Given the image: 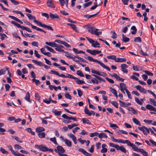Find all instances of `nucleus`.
<instances>
[{"mask_svg": "<svg viewBox=\"0 0 156 156\" xmlns=\"http://www.w3.org/2000/svg\"><path fill=\"white\" fill-rule=\"evenodd\" d=\"M26 15L29 20H35V19H36L35 17L34 16H32L31 14H29V13H27L26 14Z\"/></svg>", "mask_w": 156, "mask_h": 156, "instance_id": "36", "label": "nucleus"}, {"mask_svg": "<svg viewBox=\"0 0 156 156\" xmlns=\"http://www.w3.org/2000/svg\"><path fill=\"white\" fill-rule=\"evenodd\" d=\"M99 12H97L96 13L94 14H93V15H89L88 14H87V15H84L83 16V17L84 18H86L87 19H90L91 17H93L94 16L98 15L99 14Z\"/></svg>", "mask_w": 156, "mask_h": 156, "instance_id": "19", "label": "nucleus"}, {"mask_svg": "<svg viewBox=\"0 0 156 156\" xmlns=\"http://www.w3.org/2000/svg\"><path fill=\"white\" fill-rule=\"evenodd\" d=\"M92 3V2L90 1L87 3H84L83 4V6L84 8L90 5H91Z\"/></svg>", "mask_w": 156, "mask_h": 156, "instance_id": "61", "label": "nucleus"}, {"mask_svg": "<svg viewBox=\"0 0 156 156\" xmlns=\"http://www.w3.org/2000/svg\"><path fill=\"white\" fill-rule=\"evenodd\" d=\"M8 148L10 150L12 153L14 155L17 152L16 151H15L12 149V147L11 145H8L7 146Z\"/></svg>", "mask_w": 156, "mask_h": 156, "instance_id": "29", "label": "nucleus"}, {"mask_svg": "<svg viewBox=\"0 0 156 156\" xmlns=\"http://www.w3.org/2000/svg\"><path fill=\"white\" fill-rule=\"evenodd\" d=\"M98 134V132H95L94 133H90V136L92 137L94 136H97Z\"/></svg>", "mask_w": 156, "mask_h": 156, "instance_id": "50", "label": "nucleus"}, {"mask_svg": "<svg viewBox=\"0 0 156 156\" xmlns=\"http://www.w3.org/2000/svg\"><path fill=\"white\" fill-rule=\"evenodd\" d=\"M140 152L142 153L143 155L144 156H148L147 153L144 151L143 149L141 150V151H140Z\"/></svg>", "mask_w": 156, "mask_h": 156, "instance_id": "49", "label": "nucleus"}, {"mask_svg": "<svg viewBox=\"0 0 156 156\" xmlns=\"http://www.w3.org/2000/svg\"><path fill=\"white\" fill-rule=\"evenodd\" d=\"M14 147L16 149H21L22 148V147L19 145L16 144L14 145Z\"/></svg>", "mask_w": 156, "mask_h": 156, "instance_id": "59", "label": "nucleus"}, {"mask_svg": "<svg viewBox=\"0 0 156 156\" xmlns=\"http://www.w3.org/2000/svg\"><path fill=\"white\" fill-rule=\"evenodd\" d=\"M119 102L120 103V106L123 107H127L128 106L130 105H131V104L130 103L124 102L120 100L119 101Z\"/></svg>", "mask_w": 156, "mask_h": 156, "instance_id": "16", "label": "nucleus"}, {"mask_svg": "<svg viewBox=\"0 0 156 156\" xmlns=\"http://www.w3.org/2000/svg\"><path fill=\"white\" fill-rule=\"evenodd\" d=\"M67 135L69 137L71 138L72 139V140H73V139L74 140V139L76 137L72 133H68L67 134Z\"/></svg>", "mask_w": 156, "mask_h": 156, "instance_id": "47", "label": "nucleus"}, {"mask_svg": "<svg viewBox=\"0 0 156 156\" xmlns=\"http://www.w3.org/2000/svg\"><path fill=\"white\" fill-rule=\"evenodd\" d=\"M26 130L28 132L30 133L32 135H35V133L32 131V129L30 128H27L26 129Z\"/></svg>", "mask_w": 156, "mask_h": 156, "instance_id": "52", "label": "nucleus"}, {"mask_svg": "<svg viewBox=\"0 0 156 156\" xmlns=\"http://www.w3.org/2000/svg\"><path fill=\"white\" fill-rule=\"evenodd\" d=\"M0 151L2 153L4 154H9V152L8 151H6L2 147L0 148Z\"/></svg>", "mask_w": 156, "mask_h": 156, "instance_id": "44", "label": "nucleus"}, {"mask_svg": "<svg viewBox=\"0 0 156 156\" xmlns=\"http://www.w3.org/2000/svg\"><path fill=\"white\" fill-rule=\"evenodd\" d=\"M87 58L91 62H93L98 63L104 68L106 69L109 71H110V69L108 67L106 66L103 63L101 62L99 60L97 59H94L92 57L90 56H88Z\"/></svg>", "mask_w": 156, "mask_h": 156, "instance_id": "1", "label": "nucleus"}, {"mask_svg": "<svg viewBox=\"0 0 156 156\" xmlns=\"http://www.w3.org/2000/svg\"><path fill=\"white\" fill-rule=\"evenodd\" d=\"M135 101L136 102L137 104H139L140 105H142V104H143L142 102H141L137 98L135 97Z\"/></svg>", "mask_w": 156, "mask_h": 156, "instance_id": "53", "label": "nucleus"}, {"mask_svg": "<svg viewBox=\"0 0 156 156\" xmlns=\"http://www.w3.org/2000/svg\"><path fill=\"white\" fill-rule=\"evenodd\" d=\"M30 94L29 92H27L26 94V95L25 97V100L29 102L30 103H31V101L30 100Z\"/></svg>", "mask_w": 156, "mask_h": 156, "instance_id": "22", "label": "nucleus"}, {"mask_svg": "<svg viewBox=\"0 0 156 156\" xmlns=\"http://www.w3.org/2000/svg\"><path fill=\"white\" fill-rule=\"evenodd\" d=\"M50 140L55 144L56 145H58V144L56 142V139L55 137H54L53 138H50Z\"/></svg>", "mask_w": 156, "mask_h": 156, "instance_id": "46", "label": "nucleus"}, {"mask_svg": "<svg viewBox=\"0 0 156 156\" xmlns=\"http://www.w3.org/2000/svg\"><path fill=\"white\" fill-rule=\"evenodd\" d=\"M135 87L137 90H139L141 92H143L144 94H146L147 93V91L146 90L142 87L139 85L136 86Z\"/></svg>", "mask_w": 156, "mask_h": 156, "instance_id": "12", "label": "nucleus"}, {"mask_svg": "<svg viewBox=\"0 0 156 156\" xmlns=\"http://www.w3.org/2000/svg\"><path fill=\"white\" fill-rule=\"evenodd\" d=\"M79 151L87 156H92L91 154L87 152L84 149L81 148L79 149Z\"/></svg>", "mask_w": 156, "mask_h": 156, "instance_id": "15", "label": "nucleus"}, {"mask_svg": "<svg viewBox=\"0 0 156 156\" xmlns=\"http://www.w3.org/2000/svg\"><path fill=\"white\" fill-rule=\"evenodd\" d=\"M121 67L122 71L124 73H127L128 72V70L126 69L128 67L127 65L125 64H122L121 65Z\"/></svg>", "mask_w": 156, "mask_h": 156, "instance_id": "13", "label": "nucleus"}, {"mask_svg": "<svg viewBox=\"0 0 156 156\" xmlns=\"http://www.w3.org/2000/svg\"><path fill=\"white\" fill-rule=\"evenodd\" d=\"M133 150L137 152H140L142 148H138L136 145L133 144L131 147Z\"/></svg>", "mask_w": 156, "mask_h": 156, "instance_id": "23", "label": "nucleus"}, {"mask_svg": "<svg viewBox=\"0 0 156 156\" xmlns=\"http://www.w3.org/2000/svg\"><path fill=\"white\" fill-rule=\"evenodd\" d=\"M82 121H83V124H87L88 125H91V124L89 120L86 118H83L82 119Z\"/></svg>", "mask_w": 156, "mask_h": 156, "instance_id": "30", "label": "nucleus"}, {"mask_svg": "<svg viewBox=\"0 0 156 156\" xmlns=\"http://www.w3.org/2000/svg\"><path fill=\"white\" fill-rule=\"evenodd\" d=\"M64 141L65 144L68 146L70 147L72 146V143L70 141L67 139H65Z\"/></svg>", "mask_w": 156, "mask_h": 156, "instance_id": "27", "label": "nucleus"}, {"mask_svg": "<svg viewBox=\"0 0 156 156\" xmlns=\"http://www.w3.org/2000/svg\"><path fill=\"white\" fill-rule=\"evenodd\" d=\"M24 23H25L26 24H27V25L31 26L32 28L36 30L37 31L43 32L45 33H46V32L44 30L32 25L30 22H29L27 21H24Z\"/></svg>", "mask_w": 156, "mask_h": 156, "instance_id": "5", "label": "nucleus"}, {"mask_svg": "<svg viewBox=\"0 0 156 156\" xmlns=\"http://www.w3.org/2000/svg\"><path fill=\"white\" fill-rule=\"evenodd\" d=\"M86 51L93 55H95L96 54H98L101 52V51L96 50H91L88 49L86 50Z\"/></svg>", "mask_w": 156, "mask_h": 156, "instance_id": "9", "label": "nucleus"}, {"mask_svg": "<svg viewBox=\"0 0 156 156\" xmlns=\"http://www.w3.org/2000/svg\"><path fill=\"white\" fill-rule=\"evenodd\" d=\"M98 137L100 138H107V136L106 134L104 133H101L98 134Z\"/></svg>", "mask_w": 156, "mask_h": 156, "instance_id": "25", "label": "nucleus"}, {"mask_svg": "<svg viewBox=\"0 0 156 156\" xmlns=\"http://www.w3.org/2000/svg\"><path fill=\"white\" fill-rule=\"evenodd\" d=\"M55 47H56L55 48V49L56 51L61 52H63L64 51V50L62 49V48H63L64 47L62 45L58 44H56V45H55Z\"/></svg>", "mask_w": 156, "mask_h": 156, "instance_id": "10", "label": "nucleus"}, {"mask_svg": "<svg viewBox=\"0 0 156 156\" xmlns=\"http://www.w3.org/2000/svg\"><path fill=\"white\" fill-rule=\"evenodd\" d=\"M98 30V29L94 27H91L89 28L88 31L90 33L92 34H95V32Z\"/></svg>", "mask_w": 156, "mask_h": 156, "instance_id": "14", "label": "nucleus"}, {"mask_svg": "<svg viewBox=\"0 0 156 156\" xmlns=\"http://www.w3.org/2000/svg\"><path fill=\"white\" fill-rule=\"evenodd\" d=\"M55 151L56 153H58V155H60V154H62V153L65 152V150L62 146H58L57 147V149H55Z\"/></svg>", "mask_w": 156, "mask_h": 156, "instance_id": "6", "label": "nucleus"}, {"mask_svg": "<svg viewBox=\"0 0 156 156\" xmlns=\"http://www.w3.org/2000/svg\"><path fill=\"white\" fill-rule=\"evenodd\" d=\"M11 23L16 26L18 28H20L21 26L20 24H18V23H16V22L14 21H12L11 22Z\"/></svg>", "mask_w": 156, "mask_h": 156, "instance_id": "45", "label": "nucleus"}, {"mask_svg": "<svg viewBox=\"0 0 156 156\" xmlns=\"http://www.w3.org/2000/svg\"><path fill=\"white\" fill-rule=\"evenodd\" d=\"M76 74L78 75L81 77H83L84 76V75L82 73V71L80 70H77L76 72Z\"/></svg>", "mask_w": 156, "mask_h": 156, "instance_id": "51", "label": "nucleus"}, {"mask_svg": "<svg viewBox=\"0 0 156 156\" xmlns=\"http://www.w3.org/2000/svg\"><path fill=\"white\" fill-rule=\"evenodd\" d=\"M131 29L133 30V31L131 32V34H135L136 32L137 29L134 26H132L131 27Z\"/></svg>", "mask_w": 156, "mask_h": 156, "instance_id": "37", "label": "nucleus"}, {"mask_svg": "<svg viewBox=\"0 0 156 156\" xmlns=\"http://www.w3.org/2000/svg\"><path fill=\"white\" fill-rule=\"evenodd\" d=\"M86 38L90 42V43L91 44V45L92 47L94 48H99L100 47V44L97 41H95L94 40L89 38L87 37H86Z\"/></svg>", "mask_w": 156, "mask_h": 156, "instance_id": "3", "label": "nucleus"}, {"mask_svg": "<svg viewBox=\"0 0 156 156\" xmlns=\"http://www.w3.org/2000/svg\"><path fill=\"white\" fill-rule=\"evenodd\" d=\"M78 57H80L79 56H77L74 55V57H73V58H72L73 61L75 62H77L79 64L80 62L79 60Z\"/></svg>", "mask_w": 156, "mask_h": 156, "instance_id": "40", "label": "nucleus"}, {"mask_svg": "<svg viewBox=\"0 0 156 156\" xmlns=\"http://www.w3.org/2000/svg\"><path fill=\"white\" fill-rule=\"evenodd\" d=\"M63 52H64L66 53L65 55L66 57H67L71 59L73 58V57H74V55H72L71 54H70L68 51H64Z\"/></svg>", "mask_w": 156, "mask_h": 156, "instance_id": "18", "label": "nucleus"}, {"mask_svg": "<svg viewBox=\"0 0 156 156\" xmlns=\"http://www.w3.org/2000/svg\"><path fill=\"white\" fill-rule=\"evenodd\" d=\"M154 107L152 105L148 104L146 106V108L151 111H152Z\"/></svg>", "mask_w": 156, "mask_h": 156, "instance_id": "54", "label": "nucleus"}, {"mask_svg": "<svg viewBox=\"0 0 156 156\" xmlns=\"http://www.w3.org/2000/svg\"><path fill=\"white\" fill-rule=\"evenodd\" d=\"M126 92L127 94L128 98L129 99H132V98L131 96V95L129 91L127 89H126Z\"/></svg>", "mask_w": 156, "mask_h": 156, "instance_id": "60", "label": "nucleus"}, {"mask_svg": "<svg viewBox=\"0 0 156 156\" xmlns=\"http://www.w3.org/2000/svg\"><path fill=\"white\" fill-rule=\"evenodd\" d=\"M39 137L41 138H44L45 137V134L44 132L39 133L37 134Z\"/></svg>", "mask_w": 156, "mask_h": 156, "instance_id": "42", "label": "nucleus"}, {"mask_svg": "<svg viewBox=\"0 0 156 156\" xmlns=\"http://www.w3.org/2000/svg\"><path fill=\"white\" fill-rule=\"evenodd\" d=\"M78 126L75 123H74V124H72L71 125H68L67 126V127H68V128L69 129H72V128H73V127H74L75 126Z\"/></svg>", "mask_w": 156, "mask_h": 156, "instance_id": "48", "label": "nucleus"}, {"mask_svg": "<svg viewBox=\"0 0 156 156\" xmlns=\"http://www.w3.org/2000/svg\"><path fill=\"white\" fill-rule=\"evenodd\" d=\"M138 129L140 131H142L144 134L147 135L149 133V129L144 126L141 127H138Z\"/></svg>", "mask_w": 156, "mask_h": 156, "instance_id": "7", "label": "nucleus"}, {"mask_svg": "<svg viewBox=\"0 0 156 156\" xmlns=\"http://www.w3.org/2000/svg\"><path fill=\"white\" fill-rule=\"evenodd\" d=\"M128 110L131 111L132 113L134 114H136L137 113V111L132 107H129L127 108Z\"/></svg>", "mask_w": 156, "mask_h": 156, "instance_id": "26", "label": "nucleus"}, {"mask_svg": "<svg viewBox=\"0 0 156 156\" xmlns=\"http://www.w3.org/2000/svg\"><path fill=\"white\" fill-rule=\"evenodd\" d=\"M119 85L120 87V90L123 92L124 94H125V92L124 91V90L126 91V86L125 84L123 83H120L119 84Z\"/></svg>", "mask_w": 156, "mask_h": 156, "instance_id": "11", "label": "nucleus"}, {"mask_svg": "<svg viewBox=\"0 0 156 156\" xmlns=\"http://www.w3.org/2000/svg\"><path fill=\"white\" fill-rule=\"evenodd\" d=\"M52 112L56 115H61L62 113V112L61 111H58L55 109H53Z\"/></svg>", "mask_w": 156, "mask_h": 156, "instance_id": "32", "label": "nucleus"}, {"mask_svg": "<svg viewBox=\"0 0 156 156\" xmlns=\"http://www.w3.org/2000/svg\"><path fill=\"white\" fill-rule=\"evenodd\" d=\"M6 70L4 69H2L0 70V76L4 75L6 73Z\"/></svg>", "mask_w": 156, "mask_h": 156, "instance_id": "63", "label": "nucleus"}, {"mask_svg": "<svg viewBox=\"0 0 156 156\" xmlns=\"http://www.w3.org/2000/svg\"><path fill=\"white\" fill-rule=\"evenodd\" d=\"M134 41L135 42H141V38L140 37H137L134 39Z\"/></svg>", "mask_w": 156, "mask_h": 156, "instance_id": "57", "label": "nucleus"}, {"mask_svg": "<svg viewBox=\"0 0 156 156\" xmlns=\"http://www.w3.org/2000/svg\"><path fill=\"white\" fill-rule=\"evenodd\" d=\"M107 57L108 59L114 60L115 62V61L116 60V57L115 55H108V56Z\"/></svg>", "mask_w": 156, "mask_h": 156, "instance_id": "34", "label": "nucleus"}, {"mask_svg": "<svg viewBox=\"0 0 156 156\" xmlns=\"http://www.w3.org/2000/svg\"><path fill=\"white\" fill-rule=\"evenodd\" d=\"M126 61V59L125 58H117L115 61L116 62H125Z\"/></svg>", "mask_w": 156, "mask_h": 156, "instance_id": "24", "label": "nucleus"}, {"mask_svg": "<svg viewBox=\"0 0 156 156\" xmlns=\"http://www.w3.org/2000/svg\"><path fill=\"white\" fill-rule=\"evenodd\" d=\"M110 91L114 95L116 98H117L118 96L117 95V92L116 90L112 87H110Z\"/></svg>", "mask_w": 156, "mask_h": 156, "instance_id": "21", "label": "nucleus"}, {"mask_svg": "<svg viewBox=\"0 0 156 156\" xmlns=\"http://www.w3.org/2000/svg\"><path fill=\"white\" fill-rule=\"evenodd\" d=\"M91 81L93 83H96V84H98L99 83L98 80L94 78H92L91 80Z\"/></svg>", "mask_w": 156, "mask_h": 156, "instance_id": "64", "label": "nucleus"}, {"mask_svg": "<svg viewBox=\"0 0 156 156\" xmlns=\"http://www.w3.org/2000/svg\"><path fill=\"white\" fill-rule=\"evenodd\" d=\"M34 21L38 25H39L41 27H44V28H47V29L53 31V28L50 26L46 25L44 24H42L41 22L38 20H34Z\"/></svg>", "mask_w": 156, "mask_h": 156, "instance_id": "4", "label": "nucleus"}, {"mask_svg": "<svg viewBox=\"0 0 156 156\" xmlns=\"http://www.w3.org/2000/svg\"><path fill=\"white\" fill-rule=\"evenodd\" d=\"M111 103L116 108H118V104L115 101H112L111 102Z\"/></svg>", "mask_w": 156, "mask_h": 156, "instance_id": "55", "label": "nucleus"}, {"mask_svg": "<svg viewBox=\"0 0 156 156\" xmlns=\"http://www.w3.org/2000/svg\"><path fill=\"white\" fill-rule=\"evenodd\" d=\"M33 82H34L37 85H38L39 84L40 81L37 80H36L35 79H33L32 80Z\"/></svg>", "mask_w": 156, "mask_h": 156, "instance_id": "58", "label": "nucleus"}, {"mask_svg": "<svg viewBox=\"0 0 156 156\" xmlns=\"http://www.w3.org/2000/svg\"><path fill=\"white\" fill-rule=\"evenodd\" d=\"M44 48H47V50L53 53H55V51L52 48H51L47 46H44Z\"/></svg>", "mask_w": 156, "mask_h": 156, "instance_id": "35", "label": "nucleus"}, {"mask_svg": "<svg viewBox=\"0 0 156 156\" xmlns=\"http://www.w3.org/2000/svg\"><path fill=\"white\" fill-rule=\"evenodd\" d=\"M35 147L37 149H40L41 151L44 152L49 151L51 152H53V150L51 149H50L45 146L44 145H39L37 144L35 145Z\"/></svg>", "mask_w": 156, "mask_h": 156, "instance_id": "2", "label": "nucleus"}, {"mask_svg": "<svg viewBox=\"0 0 156 156\" xmlns=\"http://www.w3.org/2000/svg\"><path fill=\"white\" fill-rule=\"evenodd\" d=\"M20 28L22 30H26L29 32L31 33L32 32L31 30L29 28L26 27L21 26Z\"/></svg>", "mask_w": 156, "mask_h": 156, "instance_id": "39", "label": "nucleus"}, {"mask_svg": "<svg viewBox=\"0 0 156 156\" xmlns=\"http://www.w3.org/2000/svg\"><path fill=\"white\" fill-rule=\"evenodd\" d=\"M47 4L48 6L52 8H54L55 7L53 3L51 0H48L47 1Z\"/></svg>", "mask_w": 156, "mask_h": 156, "instance_id": "28", "label": "nucleus"}, {"mask_svg": "<svg viewBox=\"0 0 156 156\" xmlns=\"http://www.w3.org/2000/svg\"><path fill=\"white\" fill-rule=\"evenodd\" d=\"M65 96L66 98L68 99L69 100H71L72 99V97L67 92H66L65 94Z\"/></svg>", "mask_w": 156, "mask_h": 156, "instance_id": "43", "label": "nucleus"}, {"mask_svg": "<svg viewBox=\"0 0 156 156\" xmlns=\"http://www.w3.org/2000/svg\"><path fill=\"white\" fill-rule=\"evenodd\" d=\"M75 80H76V83L78 84H82L85 83L84 81L80 80V79L78 78H77V79H75Z\"/></svg>", "mask_w": 156, "mask_h": 156, "instance_id": "38", "label": "nucleus"}, {"mask_svg": "<svg viewBox=\"0 0 156 156\" xmlns=\"http://www.w3.org/2000/svg\"><path fill=\"white\" fill-rule=\"evenodd\" d=\"M32 61L34 63L40 66H44V67L46 69H49L50 67L47 66L46 65H44L41 62H38L37 61V60H35L33 59L32 60Z\"/></svg>", "mask_w": 156, "mask_h": 156, "instance_id": "8", "label": "nucleus"}, {"mask_svg": "<svg viewBox=\"0 0 156 156\" xmlns=\"http://www.w3.org/2000/svg\"><path fill=\"white\" fill-rule=\"evenodd\" d=\"M71 27L72 28V29L76 32H79V30H78L77 29V28L76 27L75 25L73 24Z\"/></svg>", "mask_w": 156, "mask_h": 156, "instance_id": "56", "label": "nucleus"}, {"mask_svg": "<svg viewBox=\"0 0 156 156\" xmlns=\"http://www.w3.org/2000/svg\"><path fill=\"white\" fill-rule=\"evenodd\" d=\"M45 130L42 127H38L36 129V131L37 133L41 132Z\"/></svg>", "mask_w": 156, "mask_h": 156, "instance_id": "31", "label": "nucleus"}, {"mask_svg": "<svg viewBox=\"0 0 156 156\" xmlns=\"http://www.w3.org/2000/svg\"><path fill=\"white\" fill-rule=\"evenodd\" d=\"M0 36L1 37V39L2 40H4L5 37H7V36L6 34H2L1 33H0Z\"/></svg>", "mask_w": 156, "mask_h": 156, "instance_id": "62", "label": "nucleus"}, {"mask_svg": "<svg viewBox=\"0 0 156 156\" xmlns=\"http://www.w3.org/2000/svg\"><path fill=\"white\" fill-rule=\"evenodd\" d=\"M122 41L123 42L126 43L128 42L129 41V38L125 36L124 34H122Z\"/></svg>", "mask_w": 156, "mask_h": 156, "instance_id": "33", "label": "nucleus"}, {"mask_svg": "<svg viewBox=\"0 0 156 156\" xmlns=\"http://www.w3.org/2000/svg\"><path fill=\"white\" fill-rule=\"evenodd\" d=\"M49 16L51 19H58L59 18V16L56 13L53 14L50 12Z\"/></svg>", "mask_w": 156, "mask_h": 156, "instance_id": "17", "label": "nucleus"}, {"mask_svg": "<svg viewBox=\"0 0 156 156\" xmlns=\"http://www.w3.org/2000/svg\"><path fill=\"white\" fill-rule=\"evenodd\" d=\"M133 122L136 125L140 126L141 124L140 122L136 118H133Z\"/></svg>", "mask_w": 156, "mask_h": 156, "instance_id": "41", "label": "nucleus"}, {"mask_svg": "<svg viewBox=\"0 0 156 156\" xmlns=\"http://www.w3.org/2000/svg\"><path fill=\"white\" fill-rule=\"evenodd\" d=\"M45 43L46 45L52 47H55V45H56V43H55V41L54 42H46Z\"/></svg>", "mask_w": 156, "mask_h": 156, "instance_id": "20", "label": "nucleus"}]
</instances>
